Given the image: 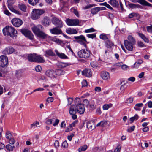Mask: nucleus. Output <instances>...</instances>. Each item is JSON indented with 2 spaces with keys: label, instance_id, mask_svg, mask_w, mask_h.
<instances>
[{
  "label": "nucleus",
  "instance_id": "obj_1",
  "mask_svg": "<svg viewBox=\"0 0 152 152\" xmlns=\"http://www.w3.org/2000/svg\"><path fill=\"white\" fill-rule=\"evenodd\" d=\"M43 27L42 25H38L32 27V29L34 33L39 38L45 39L48 37V35L42 31Z\"/></svg>",
  "mask_w": 152,
  "mask_h": 152
},
{
  "label": "nucleus",
  "instance_id": "obj_2",
  "mask_svg": "<svg viewBox=\"0 0 152 152\" xmlns=\"http://www.w3.org/2000/svg\"><path fill=\"white\" fill-rule=\"evenodd\" d=\"M4 34L5 36H10L11 37H16L17 36V31L12 26H7L3 29Z\"/></svg>",
  "mask_w": 152,
  "mask_h": 152
},
{
  "label": "nucleus",
  "instance_id": "obj_3",
  "mask_svg": "<svg viewBox=\"0 0 152 152\" xmlns=\"http://www.w3.org/2000/svg\"><path fill=\"white\" fill-rule=\"evenodd\" d=\"M91 55L92 53L91 51L87 49H82L78 52V55L79 57L81 58L85 59L90 58Z\"/></svg>",
  "mask_w": 152,
  "mask_h": 152
},
{
  "label": "nucleus",
  "instance_id": "obj_4",
  "mask_svg": "<svg viewBox=\"0 0 152 152\" xmlns=\"http://www.w3.org/2000/svg\"><path fill=\"white\" fill-rule=\"evenodd\" d=\"M80 100L79 98H76L75 100L76 110L80 114H83L85 111L84 105L80 102Z\"/></svg>",
  "mask_w": 152,
  "mask_h": 152
},
{
  "label": "nucleus",
  "instance_id": "obj_5",
  "mask_svg": "<svg viewBox=\"0 0 152 152\" xmlns=\"http://www.w3.org/2000/svg\"><path fill=\"white\" fill-rule=\"evenodd\" d=\"M44 13L45 11L43 10L34 9L31 13V18L34 20L37 19Z\"/></svg>",
  "mask_w": 152,
  "mask_h": 152
},
{
  "label": "nucleus",
  "instance_id": "obj_6",
  "mask_svg": "<svg viewBox=\"0 0 152 152\" xmlns=\"http://www.w3.org/2000/svg\"><path fill=\"white\" fill-rule=\"evenodd\" d=\"M74 38L77 40V42L83 45L85 47H86L87 45L86 42H87V41L83 35H81L79 36H74Z\"/></svg>",
  "mask_w": 152,
  "mask_h": 152
},
{
  "label": "nucleus",
  "instance_id": "obj_7",
  "mask_svg": "<svg viewBox=\"0 0 152 152\" xmlns=\"http://www.w3.org/2000/svg\"><path fill=\"white\" fill-rule=\"evenodd\" d=\"M53 23L56 27L61 28L63 27V23L62 21L56 18H53L52 20Z\"/></svg>",
  "mask_w": 152,
  "mask_h": 152
},
{
  "label": "nucleus",
  "instance_id": "obj_8",
  "mask_svg": "<svg viewBox=\"0 0 152 152\" xmlns=\"http://www.w3.org/2000/svg\"><path fill=\"white\" fill-rule=\"evenodd\" d=\"M66 22L67 25L69 26H72L78 25L79 23V21L78 19H71L68 18L66 20Z\"/></svg>",
  "mask_w": 152,
  "mask_h": 152
},
{
  "label": "nucleus",
  "instance_id": "obj_9",
  "mask_svg": "<svg viewBox=\"0 0 152 152\" xmlns=\"http://www.w3.org/2000/svg\"><path fill=\"white\" fill-rule=\"evenodd\" d=\"M0 66L2 67H4L8 63V58L5 56L1 55L0 56Z\"/></svg>",
  "mask_w": 152,
  "mask_h": 152
},
{
  "label": "nucleus",
  "instance_id": "obj_10",
  "mask_svg": "<svg viewBox=\"0 0 152 152\" xmlns=\"http://www.w3.org/2000/svg\"><path fill=\"white\" fill-rule=\"evenodd\" d=\"M21 32L26 37L30 39H33V35L31 31L26 29H22L21 30Z\"/></svg>",
  "mask_w": 152,
  "mask_h": 152
},
{
  "label": "nucleus",
  "instance_id": "obj_11",
  "mask_svg": "<svg viewBox=\"0 0 152 152\" xmlns=\"http://www.w3.org/2000/svg\"><path fill=\"white\" fill-rule=\"evenodd\" d=\"M11 22L13 25L16 27H19L23 24L22 21L17 18H15L12 19Z\"/></svg>",
  "mask_w": 152,
  "mask_h": 152
},
{
  "label": "nucleus",
  "instance_id": "obj_12",
  "mask_svg": "<svg viewBox=\"0 0 152 152\" xmlns=\"http://www.w3.org/2000/svg\"><path fill=\"white\" fill-rule=\"evenodd\" d=\"M124 44L126 48L128 50L132 51L133 50V45L134 44H132L128 42L127 40H124Z\"/></svg>",
  "mask_w": 152,
  "mask_h": 152
},
{
  "label": "nucleus",
  "instance_id": "obj_13",
  "mask_svg": "<svg viewBox=\"0 0 152 152\" xmlns=\"http://www.w3.org/2000/svg\"><path fill=\"white\" fill-rule=\"evenodd\" d=\"M51 33L53 34L58 35L62 33V31L61 29L57 27H54L50 30Z\"/></svg>",
  "mask_w": 152,
  "mask_h": 152
},
{
  "label": "nucleus",
  "instance_id": "obj_14",
  "mask_svg": "<svg viewBox=\"0 0 152 152\" xmlns=\"http://www.w3.org/2000/svg\"><path fill=\"white\" fill-rule=\"evenodd\" d=\"M101 76L104 80H107L110 79V76L109 73L106 71L102 72L101 73Z\"/></svg>",
  "mask_w": 152,
  "mask_h": 152
},
{
  "label": "nucleus",
  "instance_id": "obj_15",
  "mask_svg": "<svg viewBox=\"0 0 152 152\" xmlns=\"http://www.w3.org/2000/svg\"><path fill=\"white\" fill-rule=\"evenodd\" d=\"M14 51V49L11 47H8L5 48L3 51L4 53L5 54H10Z\"/></svg>",
  "mask_w": 152,
  "mask_h": 152
},
{
  "label": "nucleus",
  "instance_id": "obj_16",
  "mask_svg": "<svg viewBox=\"0 0 152 152\" xmlns=\"http://www.w3.org/2000/svg\"><path fill=\"white\" fill-rule=\"evenodd\" d=\"M82 75L89 77L92 76V73L91 70L89 69H86L82 72Z\"/></svg>",
  "mask_w": 152,
  "mask_h": 152
},
{
  "label": "nucleus",
  "instance_id": "obj_17",
  "mask_svg": "<svg viewBox=\"0 0 152 152\" xmlns=\"http://www.w3.org/2000/svg\"><path fill=\"white\" fill-rule=\"evenodd\" d=\"M55 52L57 56L62 59H69V58L65 54L59 52L57 50H55Z\"/></svg>",
  "mask_w": 152,
  "mask_h": 152
},
{
  "label": "nucleus",
  "instance_id": "obj_18",
  "mask_svg": "<svg viewBox=\"0 0 152 152\" xmlns=\"http://www.w3.org/2000/svg\"><path fill=\"white\" fill-rule=\"evenodd\" d=\"M46 75L51 78H55V71L53 70H48L45 72Z\"/></svg>",
  "mask_w": 152,
  "mask_h": 152
},
{
  "label": "nucleus",
  "instance_id": "obj_19",
  "mask_svg": "<svg viewBox=\"0 0 152 152\" xmlns=\"http://www.w3.org/2000/svg\"><path fill=\"white\" fill-rule=\"evenodd\" d=\"M45 60L43 57H41L40 55L37 54L35 62L37 63H43Z\"/></svg>",
  "mask_w": 152,
  "mask_h": 152
},
{
  "label": "nucleus",
  "instance_id": "obj_20",
  "mask_svg": "<svg viewBox=\"0 0 152 152\" xmlns=\"http://www.w3.org/2000/svg\"><path fill=\"white\" fill-rule=\"evenodd\" d=\"M66 33L69 34H76L77 33L76 29L70 28H66Z\"/></svg>",
  "mask_w": 152,
  "mask_h": 152
},
{
  "label": "nucleus",
  "instance_id": "obj_21",
  "mask_svg": "<svg viewBox=\"0 0 152 152\" xmlns=\"http://www.w3.org/2000/svg\"><path fill=\"white\" fill-rule=\"evenodd\" d=\"M101 7H96L92 8L91 10V13L93 15H94L97 14L98 12L100 10H102L101 9Z\"/></svg>",
  "mask_w": 152,
  "mask_h": 152
},
{
  "label": "nucleus",
  "instance_id": "obj_22",
  "mask_svg": "<svg viewBox=\"0 0 152 152\" xmlns=\"http://www.w3.org/2000/svg\"><path fill=\"white\" fill-rule=\"evenodd\" d=\"M36 56V54H31L28 55V58L29 61L30 62H35Z\"/></svg>",
  "mask_w": 152,
  "mask_h": 152
},
{
  "label": "nucleus",
  "instance_id": "obj_23",
  "mask_svg": "<svg viewBox=\"0 0 152 152\" xmlns=\"http://www.w3.org/2000/svg\"><path fill=\"white\" fill-rule=\"evenodd\" d=\"M127 41L129 43L135 44L136 41L134 38L131 35H129L127 37Z\"/></svg>",
  "mask_w": 152,
  "mask_h": 152
},
{
  "label": "nucleus",
  "instance_id": "obj_24",
  "mask_svg": "<svg viewBox=\"0 0 152 152\" xmlns=\"http://www.w3.org/2000/svg\"><path fill=\"white\" fill-rule=\"evenodd\" d=\"M45 56L47 57L48 56H55V54L51 50L49 49L46 50L45 51Z\"/></svg>",
  "mask_w": 152,
  "mask_h": 152
},
{
  "label": "nucleus",
  "instance_id": "obj_25",
  "mask_svg": "<svg viewBox=\"0 0 152 152\" xmlns=\"http://www.w3.org/2000/svg\"><path fill=\"white\" fill-rule=\"evenodd\" d=\"M77 110H76L75 106L73 105H72L70 107L69 113L70 115L75 114L76 113Z\"/></svg>",
  "mask_w": 152,
  "mask_h": 152
},
{
  "label": "nucleus",
  "instance_id": "obj_26",
  "mask_svg": "<svg viewBox=\"0 0 152 152\" xmlns=\"http://www.w3.org/2000/svg\"><path fill=\"white\" fill-rule=\"evenodd\" d=\"M109 3L113 7H118V3L116 0H110Z\"/></svg>",
  "mask_w": 152,
  "mask_h": 152
},
{
  "label": "nucleus",
  "instance_id": "obj_27",
  "mask_svg": "<svg viewBox=\"0 0 152 152\" xmlns=\"http://www.w3.org/2000/svg\"><path fill=\"white\" fill-rule=\"evenodd\" d=\"M139 3L144 6H152V5L146 1L145 0H138Z\"/></svg>",
  "mask_w": 152,
  "mask_h": 152
},
{
  "label": "nucleus",
  "instance_id": "obj_28",
  "mask_svg": "<svg viewBox=\"0 0 152 152\" xmlns=\"http://www.w3.org/2000/svg\"><path fill=\"white\" fill-rule=\"evenodd\" d=\"M137 34L140 37L143 39L145 42H148L149 40L142 33H137Z\"/></svg>",
  "mask_w": 152,
  "mask_h": 152
},
{
  "label": "nucleus",
  "instance_id": "obj_29",
  "mask_svg": "<svg viewBox=\"0 0 152 152\" xmlns=\"http://www.w3.org/2000/svg\"><path fill=\"white\" fill-rule=\"evenodd\" d=\"M50 20L48 18L45 17L43 20V23L45 26H49L50 24Z\"/></svg>",
  "mask_w": 152,
  "mask_h": 152
},
{
  "label": "nucleus",
  "instance_id": "obj_30",
  "mask_svg": "<svg viewBox=\"0 0 152 152\" xmlns=\"http://www.w3.org/2000/svg\"><path fill=\"white\" fill-rule=\"evenodd\" d=\"M65 73V71L61 69H56L55 71V75H62Z\"/></svg>",
  "mask_w": 152,
  "mask_h": 152
},
{
  "label": "nucleus",
  "instance_id": "obj_31",
  "mask_svg": "<svg viewBox=\"0 0 152 152\" xmlns=\"http://www.w3.org/2000/svg\"><path fill=\"white\" fill-rule=\"evenodd\" d=\"M105 44L106 47L108 48H111L114 45L113 42L108 39L105 41Z\"/></svg>",
  "mask_w": 152,
  "mask_h": 152
},
{
  "label": "nucleus",
  "instance_id": "obj_32",
  "mask_svg": "<svg viewBox=\"0 0 152 152\" xmlns=\"http://www.w3.org/2000/svg\"><path fill=\"white\" fill-rule=\"evenodd\" d=\"M86 126L89 129L92 130L94 129L95 128V126L94 125V124L90 122H88L87 123Z\"/></svg>",
  "mask_w": 152,
  "mask_h": 152
},
{
  "label": "nucleus",
  "instance_id": "obj_33",
  "mask_svg": "<svg viewBox=\"0 0 152 152\" xmlns=\"http://www.w3.org/2000/svg\"><path fill=\"white\" fill-rule=\"evenodd\" d=\"M68 63L64 62H59L58 63L57 66L61 68H63L68 66L69 65Z\"/></svg>",
  "mask_w": 152,
  "mask_h": 152
},
{
  "label": "nucleus",
  "instance_id": "obj_34",
  "mask_svg": "<svg viewBox=\"0 0 152 152\" xmlns=\"http://www.w3.org/2000/svg\"><path fill=\"white\" fill-rule=\"evenodd\" d=\"M18 7L23 12H26L27 8L26 6L24 4H20L18 5Z\"/></svg>",
  "mask_w": 152,
  "mask_h": 152
},
{
  "label": "nucleus",
  "instance_id": "obj_35",
  "mask_svg": "<svg viewBox=\"0 0 152 152\" xmlns=\"http://www.w3.org/2000/svg\"><path fill=\"white\" fill-rule=\"evenodd\" d=\"M71 11L77 17H79V12L75 8H72L71 9Z\"/></svg>",
  "mask_w": 152,
  "mask_h": 152
},
{
  "label": "nucleus",
  "instance_id": "obj_36",
  "mask_svg": "<svg viewBox=\"0 0 152 152\" xmlns=\"http://www.w3.org/2000/svg\"><path fill=\"white\" fill-rule=\"evenodd\" d=\"M6 148L9 151H12L15 148V146H12L10 144H7L5 146Z\"/></svg>",
  "mask_w": 152,
  "mask_h": 152
},
{
  "label": "nucleus",
  "instance_id": "obj_37",
  "mask_svg": "<svg viewBox=\"0 0 152 152\" xmlns=\"http://www.w3.org/2000/svg\"><path fill=\"white\" fill-rule=\"evenodd\" d=\"M39 0H28L29 3L33 6L36 5L39 2Z\"/></svg>",
  "mask_w": 152,
  "mask_h": 152
},
{
  "label": "nucleus",
  "instance_id": "obj_38",
  "mask_svg": "<svg viewBox=\"0 0 152 152\" xmlns=\"http://www.w3.org/2000/svg\"><path fill=\"white\" fill-rule=\"evenodd\" d=\"M5 136L6 138L9 139L12 137V135L11 132L10 131H7L5 133Z\"/></svg>",
  "mask_w": 152,
  "mask_h": 152
},
{
  "label": "nucleus",
  "instance_id": "obj_39",
  "mask_svg": "<svg viewBox=\"0 0 152 152\" xmlns=\"http://www.w3.org/2000/svg\"><path fill=\"white\" fill-rule=\"evenodd\" d=\"M112 106V104H105L103 105V110H107L109 108L111 107Z\"/></svg>",
  "mask_w": 152,
  "mask_h": 152
},
{
  "label": "nucleus",
  "instance_id": "obj_40",
  "mask_svg": "<svg viewBox=\"0 0 152 152\" xmlns=\"http://www.w3.org/2000/svg\"><path fill=\"white\" fill-rule=\"evenodd\" d=\"M87 148V146L86 145H85L81 146L78 149L79 152L86 150Z\"/></svg>",
  "mask_w": 152,
  "mask_h": 152
},
{
  "label": "nucleus",
  "instance_id": "obj_41",
  "mask_svg": "<svg viewBox=\"0 0 152 152\" xmlns=\"http://www.w3.org/2000/svg\"><path fill=\"white\" fill-rule=\"evenodd\" d=\"M96 5L94 4H88L85 7L83 8V9L84 10L88 9L89 8H91L93 7L96 6Z\"/></svg>",
  "mask_w": 152,
  "mask_h": 152
},
{
  "label": "nucleus",
  "instance_id": "obj_42",
  "mask_svg": "<svg viewBox=\"0 0 152 152\" xmlns=\"http://www.w3.org/2000/svg\"><path fill=\"white\" fill-rule=\"evenodd\" d=\"M23 71L22 70H20L16 71L15 73V75L17 77H20L22 75Z\"/></svg>",
  "mask_w": 152,
  "mask_h": 152
},
{
  "label": "nucleus",
  "instance_id": "obj_43",
  "mask_svg": "<svg viewBox=\"0 0 152 152\" xmlns=\"http://www.w3.org/2000/svg\"><path fill=\"white\" fill-rule=\"evenodd\" d=\"M100 38L102 40H108V37H107V35L104 34H100L99 36Z\"/></svg>",
  "mask_w": 152,
  "mask_h": 152
},
{
  "label": "nucleus",
  "instance_id": "obj_44",
  "mask_svg": "<svg viewBox=\"0 0 152 152\" xmlns=\"http://www.w3.org/2000/svg\"><path fill=\"white\" fill-rule=\"evenodd\" d=\"M139 116L137 114H136L134 116L130 118V120L131 122V123H132L134 121L137 120Z\"/></svg>",
  "mask_w": 152,
  "mask_h": 152
},
{
  "label": "nucleus",
  "instance_id": "obj_45",
  "mask_svg": "<svg viewBox=\"0 0 152 152\" xmlns=\"http://www.w3.org/2000/svg\"><path fill=\"white\" fill-rule=\"evenodd\" d=\"M129 7L132 8V9H134L138 7L139 5H136L135 4L133 3H129Z\"/></svg>",
  "mask_w": 152,
  "mask_h": 152
},
{
  "label": "nucleus",
  "instance_id": "obj_46",
  "mask_svg": "<svg viewBox=\"0 0 152 152\" xmlns=\"http://www.w3.org/2000/svg\"><path fill=\"white\" fill-rule=\"evenodd\" d=\"M96 30L93 28H91L89 29L85 30L84 31V32L86 33H88L94 32Z\"/></svg>",
  "mask_w": 152,
  "mask_h": 152
},
{
  "label": "nucleus",
  "instance_id": "obj_47",
  "mask_svg": "<svg viewBox=\"0 0 152 152\" xmlns=\"http://www.w3.org/2000/svg\"><path fill=\"white\" fill-rule=\"evenodd\" d=\"M86 36L89 38L93 39L96 37L95 34H88L86 35Z\"/></svg>",
  "mask_w": 152,
  "mask_h": 152
},
{
  "label": "nucleus",
  "instance_id": "obj_48",
  "mask_svg": "<svg viewBox=\"0 0 152 152\" xmlns=\"http://www.w3.org/2000/svg\"><path fill=\"white\" fill-rule=\"evenodd\" d=\"M100 5H103L111 10H113V8L112 7H111L110 5L107 4L106 2H105L103 3H101V4Z\"/></svg>",
  "mask_w": 152,
  "mask_h": 152
},
{
  "label": "nucleus",
  "instance_id": "obj_49",
  "mask_svg": "<svg viewBox=\"0 0 152 152\" xmlns=\"http://www.w3.org/2000/svg\"><path fill=\"white\" fill-rule=\"evenodd\" d=\"M55 120L54 118H53L51 119H48L46 121V123L47 124H50L52 123L53 121Z\"/></svg>",
  "mask_w": 152,
  "mask_h": 152
},
{
  "label": "nucleus",
  "instance_id": "obj_50",
  "mask_svg": "<svg viewBox=\"0 0 152 152\" xmlns=\"http://www.w3.org/2000/svg\"><path fill=\"white\" fill-rule=\"evenodd\" d=\"M10 10H11L12 12L15 13L16 14H18L19 15H20L21 13H20V12L18 10H17L14 8L12 7L11 8H9Z\"/></svg>",
  "mask_w": 152,
  "mask_h": 152
},
{
  "label": "nucleus",
  "instance_id": "obj_51",
  "mask_svg": "<svg viewBox=\"0 0 152 152\" xmlns=\"http://www.w3.org/2000/svg\"><path fill=\"white\" fill-rule=\"evenodd\" d=\"M77 123V121H75L72 124H71L70 125V130H72V128L73 127H75V125Z\"/></svg>",
  "mask_w": 152,
  "mask_h": 152
},
{
  "label": "nucleus",
  "instance_id": "obj_52",
  "mask_svg": "<svg viewBox=\"0 0 152 152\" xmlns=\"http://www.w3.org/2000/svg\"><path fill=\"white\" fill-rule=\"evenodd\" d=\"M35 70L37 72H40L42 70V68L40 66L38 65L35 68Z\"/></svg>",
  "mask_w": 152,
  "mask_h": 152
},
{
  "label": "nucleus",
  "instance_id": "obj_53",
  "mask_svg": "<svg viewBox=\"0 0 152 152\" xmlns=\"http://www.w3.org/2000/svg\"><path fill=\"white\" fill-rule=\"evenodd\" d=\"M137 15V13L134 12H132L129 14L128 15V18H132L136 16Z\"/></svg>",
  "mask_w": 152,
  "mask_h": 152
},
{
  "label": "nucleus",
  "instance_id": "obj_54",
  "mask_svg": "<svg viewBox=\"0 0 152 152\" xmlns=\"http://www.w3.org/2000/svg\"><path fill=\"white\" fill-rule=\"evenodd\" d=\"M107 121H101V127H103L105 126L107 124Z\"/></svg>",
  "mask_w": 152,
  "mask_h": 152
},
{
  "label": "nucleus",
  "instance_id": "obj_55",
  "mask_svg": "<svg viewBox=\"0 0 152 152\" xmlns=\"http://www.w3.org/2000/svg\"><path fill=\"white\" fill-rule=\"evenodd\" d=\"M134 129L135 126H133L128 128L127 129V131L129 132H131L134 130Z\"/></svg>",
  "mask_w": 152,
  "mask_h": 152
},
{
  "label": "nucleus",
  "instance_id": "obj_56",
  "mask_svg": "<svg viewBox=\"0 0 152 152\" xmlns=\"http://www.w3.org/2000/svg\"><path fill=\"white\" fill-rule=\"evenodd\" d=\"M82 87H86L87 85V83L86 80H83L81 82Z\"/></svg>",
  "mask_w": 152,
  "mask_h": 152
},
{
  "label": "nucleus",
  "instance_id": "obj_57",
  "mask_svg": "<svg viewBox=\"0 0 152 152\" xmlns=\"http://www.w3.org/2000/svg\"><path fill=\"white\" fill-rule=\"evenodd\" d=\"M142 62V61H141V62L139 63V62H136L134 64V67L136 68H138L140 65L141 64V63Z\"/></svg>",
  "mask_w": 152,
  "mask_h": 152
},
{
  "label": "nucleus",
  "instance_id": "obj_58",
  "mask_svg": "<svg viewBox=\"0 0 152 152\" xmlns=\"http://www.w3.org/2000/svg\"><path fill=\"white\" fill-rule=\"evenodd\" d=\"M121 148V146L119 145H118L116 149L114 150V152H120Z\"/></svg>",
  "mask_w": 152,
  "mask_h": 152
},
{
  "label": "nucleus",
  "instance_id": "obj_59",
  "mask_svg": "<svg viewBox=\"0 0 152 152\" xmlns=\"http://www.w3.org/2000/svg\"><path fill=\"white\" fill-rule=\"evenodd\" d=\"M147 28L148 32L152 33V25L147 26Z\"/></svg>",
  "mask_w": 152,
  "mask_h": 152
},
{
  "label": "nucleus",
  "instance_id": "obj_60",
  "mask_svg": "<svg viewBox=\"0 0 152 152\" xmlns=\"http://www.w3.org/2000/svg\"><path fill=\"white\" fill-rule=\"evenodd\" d=\"M137 45L140 48H142L144 46V44L142 42L138 41L137 42Z\"/></svg>",
  "mask_w": 152,
  "mask_h": 152
},
{
  "label": "nucleus",
  "instance_id": "obj_61",
  "mask_svg": "<svg viewBox=\"0 0 152 152\" xmlns=\"http://www.w3.org/2000/svg\"><path fill=\"white\" fill-rule=\"evenodd\" d=\"M54 99L52 97H49L47 99V102L48 103L51 102L53 101Z\"/></svg>",
  "mask_w": 152,
  "mask_h": 152
},
{
  "label": "nucleus",
  "instance_id": "obj_62",
  "mask_svg": "<svg viewBox=\"0 0 152 152\" xmlns=\"http://www.w3.org/2000/svg\"><path fill=\"white\" fill-rule=\"evenodd\" d=\"M52 40L57 43H60V41L58 39L56 38H53L51 39Z\"/></svg>",
  "mask_w": 152,
  "mask_h": 152
},
{
  "label": "nucleus",
  "instance_id": "obj_63",
  "mask_svg": "<svg viewBox=\"0 0 152 152\" xmlns=\"http://www.w3.org/2000/svg\"><path fill=\"white\" fill-rule=\"evenodd\" d=\"M55 122L53 124V126H56L59 123V120L58 119H55Z\"/></svg>",
  "mask_w": 152,
  "mask_h": 152
},
{
  "label": "nucleus",
  "instance_id": "obj_64",
  "mask_svg": "<svg viewBox=\"0 0 152 152\" xmlns=\"http://www.w3.org/2000/svg\"><path fill=\"white\" fill-rule=\"evenodd\" d=\"M62 146L64 148H67L68 146V144L66 141H64L62 144Z\"/></svg>",
  "mask_w": 152,
  "mask_h": 152
}]
</instances>
